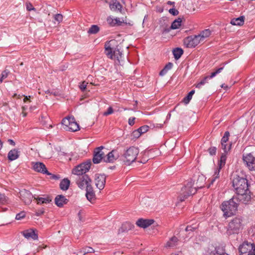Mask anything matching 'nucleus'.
Instances as JSON below:
<instances>
[{
	"instance_id": "39",
	"label": "nucleus",
	"mask_w": 255,
	"mask_h": 255,
	"mask_svg": "<svg viewBox=\"0 0 255 255\" xmlns=\"http://www.w3.org/2000/svg\"><path fill=\"white\" fill-rule=\"evenodd\" d=\"M99 27L97 25H92L89 29L88 33L89 34H96L99 31Z\"/></svg>"
},
{
	"instance_id": "42",
	"label": "nucleus",
	"mask_w": 255,
	"mask_h": 255,
	"mask_svg": "<svg viewBox=\"0 0 255 255\" xmlns=\"http://www.w3.org/2000/svg\"><path fill=\"white\" fill-rule=\"evenodd\" d=\"M222 148L223 149L224 153H222V155L223 154H225L226 155V154L228 153L229 151H230L231 147V143H225L221 144Z\"/></svg>"
},
{
	"instance_id": "11",
	"label": "nucleus",
	"mask_w": 255,
	"mask_h": 255,
	"mask_svg": "<svg viewBox=\"0 0 255 255\" xmlns=\"http://www.w3.org/2000/svg\"><path fill=\"white\" fill-rule=\"evenodd\" d=\"M227 156L225 154H223L220 157V160L219 163V166L217 168L216 170L215 171L214 174L213 176V177L211 181V184H213V183L216 181V180L219 178L220 176V169L222 167L225 165L226 161Z\"/></svg>"
},
{
	"instance_id": "18",
	"label": "nucleus",
	"mask_w": 255,
	"mask_h": 255,
	"mask_svg": "<svg viewBox=\"0 0 255 255\" xmlns=\"http://www.w3.org/2000/svg\"><path fill=\"white\" fill-rule=\"evenodd\" d=\"M33 169L37 172H41L47 175H51V173L47 170L45 165L42 162H32Z\"/></svg>"
},
{
	"instance_id": "15",
	"label": "nucleus",
	"mask_w": 255,
	"mask_h": 255,
	"mask_svg": "<svg viewBox=\"0 0 255 255\" xmlns=\"http://www.w3.org/2000/svg\"><path fill=\"white\" fill-rule=\"evenodd\" d=\"M206 255H229L224 252V250L219 247L213 245L209 246L206 252Z\"/></svg>"
},
{
	"instance_id": "34",
	"label": "nucleus",
	"mask_w": 255,
	"mask_h": 255,
	"mask_svg": "<svg viewBox=\"0 0 255 255\" xmlns=\"http://www.w3.org/2000/svg\"><path fill=\"white\" fill-rule=\"evenodd\" d=\"M93 252H94V250L93 248L89 247H86L83 248L82 250L79 251L77 253V255H85L86 254Z\"/></svg>"
},
{
	"instance_id": "2",
	"label": "nucleus",
	"mask_w": 255,
	"mask_h": 255,
	"mask_svg": "<svg viewBox=\"0 0 255 255\" xmlns=\"http://www.w3.org/2000/svg\"><path fill=\"white\" fill-rule=\"evenodd\" d=\"M235 196H233L228 201H224L220 208L223 212V216L226 219L233 216L237 211L238 203L237 202Z\"/></svg>"
},
{
	"instance_id": "26",
	"label": "nucleus",
	"mask_w": 255,
	"mask_h": 255,
	"mask_svg": "<svg viewBox=\"0 0 255 255\" xmlns=\"http://www.w3.org/2000/svg\"><path fill=\"white\" fill-rule=\"evenodd\" d=\"M134 227V225L129 222H126L122 224L121 227L119 230V233L128 232L131 230Z\"/></svg>"
},
{
	"instance_id": "8",
	"label": "nucleus",
	"mask_w": 255,
	"mask_h": 255,
	"mask_svg": "<svg viewBox=\"0 0 255 255\" xmlns=\"http://www.w3.org/2000/svg\"><path fill=\"white\" fill-rule=\"evenodd\" d=\"M105 52L106 55L111 59L117 60V64L120 63V60L122 58V53L119 49L113 50L110 46L105 45Z\"/></svg>"
},
{
	"instance_id": "37",
	"label": "nucleus",
	"mask_w": 255,
	"mask_h": 255,
	"mask_svg": "<svg viewBox=\"0 0 255 255\" xmlns=\"http://www.w3.org/2000/svg\"><path fill=\"white\" fill-rule=\"evenodd\" d=\"M211 33V31L209 29H207L203 30L198 36H200L201 40L203 41L204 39L209 37Z\"/></svg>"
},
{
	"instance_id": "41",
	"label": "nucleus",
	"mask_w": 255,
	"mask_h": 255,
	"mask_svg": "<svg viewBox=\"0 0 255 255\" xmlns=\"http://www.w3.org/2000/svg\"><path fill=\"white\" fill-rule=\"evenodd\" d=\"M195 93V90H193L191 91L183 99V102L185 104H187L189 103L190 101L191 100L192 98V96Z\"/></svg>"
},
{
	"instance_id": "1",
	"label": "nucleus",
	"mask_w": 255,
	"mask_h": 255,
	"mask_svg": "<svg viewBox=\"0 0 255 255\" xmlns=\"http://www.w3.org/2000/svg\"><path fill=\"white\" fill-rule=\"evenodd\" d=\"M205 181V177L199 175L196 182V186L193 188V183L192 180L188 181L185 186L182 188L181 193L179 196V200L182 202L188 196L194 195L197 191V188H201L204 186Z\"/></svg>"
},
{
	"instance_id": "9",
	"label": "nucleus",
	"mask_w": 255,
	"mask_h": 255,
	"mask_svg": "<svg viewBox=\"0 0 255 255\" xmlns=\"http://www.w3.org/2000/svg\"><path fill=\"white\" fill-rule=\"evenodd\" d=\"M74 179L78 187L81 189L87 188L88 186H92V180L87 175L81 176H75Z\"/></svg>"
},
{
	"instance_id": "58",
	"label": "nucleus",
	"mask_w": 255,
	"mask_h": 255,
	"mask_svg": "<svg viewBox=\"0 0 255 255\" xmlns=\"http://www.w3.org/2000/svg\"><path fill=\"white\" fill-rule=\"evenodd\" d=\"M24 96V98L23 99V102L26 103L27 102V101L28 102H30V100H29V98H30V96Z\"/></svg>"
},
{
	"instance_id": "27",
	"label": "nucleus",
	"mask_w": 255,
	"mask_h": 255,
	"mask_svg": "<svg viewBox=\"0 0 255 255\" xmlns=\"http://www.w3.org/2000/svg\"><path fill=\"white\" fill-rule=\"evenodd\" d=\"M86 196L87 199L90 202L92 200V199H94L95 197V194L93 191V189L92 186H88L87 188L86 189Z\"/></svg>"
},
{
	"instance_id": "30",
	"label": "nucleus",
	"mask_w": 255,
	"mask_h": 255,
	"mask_svg": "<svg viewBox=\"0 0 255 255\" xmlns=\"http://www.w3.org/2000/svg\"><path fill=\"white\" fill-rule=\"evenodd\" d=\"M79 125L75 122L74 117H72L71 122L69 128H66V130L71 131H76L79 129Z\"/></svg>"
},
{
	"instance_id": "23",
	"label": "nucleus",
	"mask_w": 255,
	"mask_h": 255,
	"mask_svg": "<svg viewBox=\"0 0 255 255\" xmlns=\"http://www.w3.org/2000/svg\"><path fill=\"white\" fill-rule=\"evenodd\" d=\"M179 242V240L176 236H173L167 242L165 247L173 248L177 246Z\"/></svg>"
},
{
	"instance_id": "25",
	"label": "nucleus",
	"mask_w": 255,
	"mask_h": 255,
	"mask_svg": "<svg viewBox=\"0 0 255 255\" xmlns=\"http://www.w3.org/2000/svg\"><path fill=\"white\" fill-rule=\"evenodd\" d=\"M20 151L16 149H13L10 150L7 155V157L9 160L13 161L17 159L19 156Z\"/></svg>"
},
{
	"instance_id": "49",
	"label": "nucleus",
	"mask_w": 255,
	"mask_h": 255,
	"mask_svg": "<svg viewBox=\"0 0 255 255\" xmlns=\"http://www.w3.org/2000/svg\"><path fill=\"white\" fill-rule=\"evenodd\" d=\"M25 216V213L24 212H21L19 213L16 214L15 219L16 220H21Z\"/></svg>"
},
{
	"instance_id": "64",
	"label": "nucleus",
	"mask_w": 255,
	"mask_h": 255,
	"mask_svg": "<svg viewBox=\"0 0 255 255\" xmlns=\"http://www.w3.org/2000/svg\"><path fill=\"white\" fill-rule=\"evenodd\" d=\"M22 114L23 117H26L27 115V113H25L24 111H22Z\"/></svg>"
},
{
	"instance_id": "35",
	"label": "nucleus",
	"mask_w": 255,
	"mask_h": 255,
	"mask_svg": "<svg viewBox=\"0 0 255 255\" xmlns=\"http://www.w3.org/2000/svg\"><path fill=\"white\" fill-rule=\"evenodd\" d=\"M34 199L37 200V204H46L49 203L50 201H51V199L48 197L46 198L36 197L35 195H34Z\"/></svg>"
},
{
	"instance_id": "28",
	"label": "nucleus",
	"mask_w": 255,
	"mask_h": 255,
	"mask_svg": "<svg viewBox=\"0 0 255 255\" xmlns=\"http://www.w3.org/2000/svg\"><path fill=\"white\" fill-rule=\"evenodd\" d=\"M108 23L111 26H115L116 25H121L123 23L120 21L119 18H113L111 16H109L107 19Z\"/></svg>"
},
{
	"instance_id": "46",
	"label": "nucleus",
	"mask_w": 255,
	"mask_h": 255,
	"mask_svg": "<svg viewBox=\"0 0 255 255\" xmlns=\"http://www.w3.org/2000/svg\"><path fill=\"white\" fill-rule=\"evenodd\" d=\"M141 133H140V132L137 129L136 130H134L132 132L131 136L132 137V139L137 138L141 135Z\"/></svg>"
},
{
	"instance_id": "3",
	"label": "nucleus",
	"mask_w": 255,
	"mask_h": 255,
	"mask_svg": "<svg viewBox=\"0 0 255 255\" xmlns=\"http://www.w3.org/2000/svg\"><path fill=\"white\" fill-rule=\"evenodd\" d=\"M139 149L132 146L125 150L120 156V159L126 165H129L134 162L139 153Z\"/></svg>"
},
{
	"instance_id": "29",
	"label": "nucleus",
	"mask_w": 255,
	"mask_h": 255,
	"mask_svg": "<svg viewBox=\"0 0 255 255\" xmlns=\"http://www.w3.org/2000/svg\"><path fill=\"white\" fill-rule=\"evenodd\" d=\"M110 8L112 10L115 11L116 10H118L121 11L122 8V6L117 0H113L110 4Z\"/></svg>"
},
{
	"instance_id": "16",
	"label": "nucleus",
	"mask_w": 255,
	"mask_h": 255,
	"mask_svg": "<svg viewBox=\"0 0 255 255\" xmlns=\"http://www.w3.org/2000/svg\"><path fill=\"white\" fill-rule=\"evenodd\" d=\"M19 193L20 199L25 204H29L34 197L29 191L25 189L20 190Z\"/></svg>"
},
{
	"instance_id": "44",
	"label": "nucleus",
	"mask_w": 255,
	"mask_h": 255,
	"mask_svg": "<svg viewBox=\"0 0 255 255\" xmlns=\"http://www.w3.org/2000/svg\"><path fill=\"white\" fill-rule=\"evenodd\" d=\"M229 136H230L229 132V131H226L225 132V133H224V135L222 138L221 141V144H222V143H223V144L227 143V142L229 140Z\"/></svg>"
},
{
	"instance_id": "63",
	"label": "nucleus",
	"mask_w": 255,
	"mask_h": 255,
	"mask_svg": "<svg viewBox=\"0 0 255 255\" xmlns=\"http://www.w3.org/2000/svg\"><path fill=\"white\" fill-rule=\"evenodd\" d=\"M175 3L174 2H173V1H168L167 2V4H170V5H172V4H174Z\"/></svg>"
},
{
	"instance_id": "47",
	"label": "nucleus",
	"mask_w": 255,
	"mask_h": 255,
	"mask_svg": "<svg viewBox=\"0 0 255 255\" xmlns=\"http://www.w3.org/2000/svg\"><path fill=\"white\" fill-rule=\"evenodd\" d=\"M148 126L145 125L140 127L138 129L140 132V133L142 134L146 132L148 130Z\"/></svg>"
},
{
	"instance_id": "33",
	"label": "nucleus",
	"mask_w": 255,
	"mask_h": 255,
	"mask_svg": "<svg viewBox=\"0 0 255 255\" xmlns=\"http://www.w3.org/2000/svg\"><path fill=\"white\" fill-rule=\"evenodd\" d=\"M173 54L176 60L179 59L183 53V50L181 48H176L173 50Z\"/></svg>"
},
{
	"instance_id": "56",
	"label": "nucleus",
	"mask_w": 255,
	"mask_h": 255,
	"mask_svg": "<svg viewBox=\"0 0 255 255\" xmlns=\"http://www.w3.org/2000/svg\"><path fill=\"white\" fill-rule=\"evenodd\" d=\"M135 118L134 117H130L128 119V124L130 125V126H132L134 125V120H135Z\"/></svg>"
},
{
	"instance_id": "51",
	"label": "nucleus",
	"mask_w": 255,
	"mask_h": 255,
	"mask_svg": "<svg viewBox=\"0 0 255 255\" xmlns=\"http://www.w3.org/2000/svg\"><path fill=\"white\" fill-rule=\"evenodd\" d=\"M113 112H114V110H113L112 107H110L108 109L107 111L104 113L103 115L105 116H107L109 115L112 114V113H113Z\"/></svg>"
},
{
	"instance_id": "45",
	"label": "nucleus",
	"mask_w": 255,
	"mask_h": 255,
	"mask_svg": "<svg viewBox=\"0 0 255 255\" xmlns=\"http://www.w3.org/2000/svg\"><path fill=\"white\" fill-rule=\"evenodd\" d=\"M224 69V66L217 69L215 72H212L210 76H209V79H211L216 76L218 74H219Z\"/></svg>"
},
{
	"instance_id": "4",
	"label": "nucleus",
	"mask_w": 255,
	"mask_h": 255,
	"mask_svg": "<svg viewBox=\"0 0 255 255\" xmlns=\"http://www.w3.org/2000/svg\"><path fill=\"white\" fill-rule=\"evenodd\" d=\"M243 227L242 218L241 217H236L229 223L226 234L228 236L238 234L242 230Z\"/></svg>"
},
{
	"instance_id": "12",
	"label": "nucleus",
	"mask_w": 255,
	"mask_h": 255,
	"mask_svg": "<svg viewBox=\"0 0 255 255\" xmlns=\"http://www.w3.org/2000/svg\"><path fill=\"white\" fill-rule=\"evenodd\" d=\"M201 39L200 38V36L194 35L186 37L184 40V43L187 47H195L201 41Z\"/></svg>"
},
{
	"instance_id": "5",
	"label": "nucleus",
	"mask_w": 255,
	"mask_h": 255,
	"mask_svg": "<svg viewBox=\"0 0 255 255\" xmlns=\"http://www.w3.org/2000/svg\"><path fill=\"white\" fill-rule=\"evenodd\" d=\"M233 186L236 193H244L248 190L249 184L246 178L238 175H235L232 180Z\"/></svg>"
},
{
	"instance_id": "32",
	"label": "nucleus",
	"mask_w": 255,
	"mask_h": 255,
	"mask_svg": "<svg viewBox=\"0 0 255 255\" xmlns=\"http://www.w3.org/2000/svg\"><path fill=\"white\" fill-rule=\"evenodd\" d=\"M70 185V181L67 179H63L60 183V187L61 190L65 191L67 190Z\"/></svg>"
},
{
	"instance_id": "10",
	"label": "nucleus",
	"mask_w": 255,
	"mask_h": 255,
	"mask_svg": "<svg viewBox=\"0 0 255 255\" xmlns=\"http://www.w3.org/2000/svg\"><path fill=\"white\" fill-rule=\"evenodd\" d=\"M237 196H234L238 204L239 202H241L245 204H248L251 200V192L248 189L244 193H237Z\"/></svg>"
},
{
	"instance_id": "31",
	"label": "nucleus",
	"mask_w": 255,
	"mask_h": 255,
	"mask_svg": "<svg viewBox=\"0 0 255 255\" xmlns=\"http://www.w3.org/2000/svg\"><path fill=\"white\" fill-rule=\"evenodd\" d=\"M245 17L241 16L236 18H233L231 21V24L234 25H242L244 23Z\"/></svg>"
},
{
	"instance_id": "57",
	"label": "nucleus",
	"mask_w": 255,
	"mask_h": 255,
	"mask_svg": "<svg viewBox=\"0 0 255 255\" xmlns=\"http://www.w3.org/2000/svg\"><path fill=\"white\" fill-rule=\"evenodd\" d=\"M86 86H87V85L85 83V82H83L80 86H79V87H80V89L82 90V91H84L86 88Z\"/></svg>"
},
{
	"instance_id": "17",
	"label": "nucleus",
	"mask_w": 255,
	"mask_h": 255,
	"mask_svg": "<svg viewBox=\"0 0 255 255\" xmlns=\"http://www.w3.org/2000/svg\"><path fill=\"white\" fill-rule=\"evenodd\" d=\"M106 177L105 174H96L95 177V184L100 190L103 189L106 183Z\"/></svg>"
},
{
	"instance_id": "20",
	"label": "nucleus",
	"mask_w": 255,
	"mask_h": 255,
	"mask_svg": "<svg viewBox=\"0 0 255 255\" xmlns=\"http://www.w3.org/2000/svg\"><path fill=\"white\" fill-rule=\"evenodd\" d=\"M153 222V220L139 219L136 221V224L139 227L146 228L152 224Z\"/></svg>"
},
{
	"instance_id": "22",
	"label": "nucleus",
	"mask_w": 255,
	"mask_h": 255,
	"mask_svg": "<svg viewBox=\"0 0 255 255\" xmlns=\"http://www.w3.org/2000/svg\"><path fill=\"white\" fill-rule=\"evenodd\" d=\"M68 200L62 195H57L55 198V203L59 207H62L68 203Z\"/></svg>"
},
{
	"instance_id": "24",
	"label": "nucleus",
	"mask_w": 255,
	"mask_h": 255,
	"mask_svg": "<svg viewBox=\"0 0 255 255\" xmlns=\"http://www.w3.org/2000/svg\"><path fill=\"white\" fill-rule=\"evenodd\" d=\"M182 19L181 18H178L173 21L170 27L168 29H164L163 32L167 33L169 32L170 29H176L178 28L181 25Z\"/></svg>"
},
{
	"instance_id": "53",
	"label": "nucleus",
	"mask_w": 255,
	"mask_h": 255,
	"mask_svg": "<svg viewBox=\"0 0 255 255\" xmlns=\"http://www.w3.org/2000/svg\"><path fill=\"white\" fill-rule=\"evenodd\" d=\"M169 12L170 14H172L173 15H177L179 13L178 11L174 8H170L169 10Z\"/></svg>"
},
{
	"instance_id": "40",
	"label": "nucleus",
	"mask_w": 255,
	"mask_h": 255,
	"mask_svg": "<svg viewBox=\"0 0 255 255\" xmlns=\"http://www.w3.org/2000/svg\"><path fill=\"white\" fill-rule=\"evenodd\" d=\"M9 73V70L6 68L2 72L0 76V83H2L3 81L7 77Z\"/></svg>"
},
{
	"instance_id": "43",
	"label": "nucleus",
	"mask_w": 255,
	"mask_h": 255,
	"mask_svg": "<svg viewBox=\"0 0 255 255\" xmlns=\"http://www.w3.org/2000/svg\"><path fill=\"white\" fill-rule=\"evenodd\" d=\"M209 79V76L205 77L199 83L195 85L196 88L200 89L202 85L207 83V81Z\"/></svg>"
},
{
	"instance_id": "62",
	"label": "nucleus",
	"mask_w": 255,
	"mask_h": 255,
	"mask_svg": "<svg viewBox=\"0 0 255 255\" xmlns=\"http://www.w3.org/2000/svg\"><path fill=\"white\" fill-rule=\"evenodd\" d=\"M147 161V159H146V158H143L142 160H141L140 162L141 163H145Z\"/></svg>"
},
{
	"instance_id": "7",
	"label": "nucleus",
	"mask_w": 255,
	"mask_h": 255,
	"mask_svg": "<svg viewBox=\"0 0 255 255\" xmlns=\"http://www.w3.org/2000/svg\"><path fill=\"white\" fill-rule=\"evenodd\" d=\"M241 255H255V245L245 242L239 249Z\"/></svg>"
},
{
	"instance_id": "54",
	"label": "nucleus",
	"mask_w": 255,
	"mask_h": 255,
	"mask_svg": "<svg viewBox=\"0 0 255 255\" xmlns=\"http://www.w3.org/2000/svg\"><path fill=\"white\" fill-rule=\"evenodd\" d=\"M6 202V198L4 194L0 193V203H3Z\"/></svg>"
},
{
	"instance_id": "19",
	"label": "nucleus",
	"mask_w": 255,
	"mask_h": 255,
	"mask_svg": "<svg viewBox=\"0 0 255 255\" xmlns=\"http://www.w3.org/2000/svg\"><path fill=\"white\" fill-rule=\"evenodd\" d=\"M117 152L116 150H113L111 152H109L106 156L104 158V161L105 162H113L115 160H117L120 157V156L117 154L115 155V153Z\"/></svg>"
},
{
	"instance_id": "59",
	"label": "nucleus",
	"mask_w": 255,
	"mask_h": 255,
	"mask_svg": "<svg viewBox=\"0 0 255 255\" xmlns=\"http://www.w3.org/2000/svg\"><path fill=\"white\" fill-rule=\"evenodd\" d=\"M7 141L8 142V143L10 144H11L13 146H14L15 144V142L12 139H8Z\"/></svg>"
},
{
	"instance_id": "36",
	"label": "nucleus",
	"mask_w": 255,
	"mask_h": 255,
	"mask_svg": "<svg viewBox=\"0 0 255 255\" xmlns=\"http://www.w3.org/2000/svg\"><path fill=\"white\" fill-rule=\"evenodd\" d=\"M173 66V64L171 62L168 63L164 67V68L160 72L159 75L160 76H164L167 72L170 70Z\"/></svg>"
},
{
	"instance_id": "48",
	"label": "nucleus",
	"mask_w": 255,
	"mask_h": 255,
	"mask_svg": "<svg viewBox=\"0 0 255 255\" xmlns=\"http://www.w3.org/2000/svg\"><path fill=\"white\" fill-rule=\"evenodd\" d=\"M55 20L57 21L58 23H60L62 21L63 16L61 14H56L54 16Z\"/></svg>"
},
{
	"instance_id": "55",
	"label": "nucleus",
	"mask_w": 255,
	"mask_h": 255,
	"mask_svg": "<svg viewBox=\"0 0 255 255\" xmlns=\"http://www.w3.org/2000/svg\"><path fill=\"white\" fill-rule=\"evenodd\" d=\"M26 9L28 11L35 9L34 7L30 3H26Z\"/></svg>"
},
{
	"instance_id": "38",
	"label": "nucleus",
	"mask_w": 255,
	"mask_h": 255,
	"mask_svg": "<svg viewBox=\"0 0 255 255\" xmlns=\"http://www.w3.org/2000/svg\"><path fill=\"white\" fill-rule=\"evenodd\" d=\"M72 119V117H67L62 120V124L64 126H65V127L64 128L66 130L67 128H69Z\"/></svg>"
},
{
	"instance_id": "13",
	"label": "nucleus",
	"mask_w": 255,
	"mask_h": 255,
	"mask_svg": "<svg viewBox=\"0 0 255 255\" xmlns=\"http://www.w3.org/2000/svg\"><path fill=\"white\" fill-rule=\"evenodd\" d=\"M104 147L101 146L96 148L94 151L93 162L95 164L99 163L102 160L105 158V153L102 151Z\"/></svg>"
},
{
	"instance_id": "60",
	"label": "nucleus",
	"mask_w": 255,
	"mask_h": 255,
	"mask_svg": "<svg viewBox=\"0 0 255 255\" xmlns=\"http://www.w3.org/2000/svg\"><path fill=\"white\" fill-rule=\"evenodd\" d=\"M44 213V211L43 210H40L38 212H36V214L37 216H39L42 215Z\"/></svg>"
},
{
	"instance_id": "21",
	"label": "nucleus",
	"mask_w": 255,
	"mask_h": 255,
	"mask_svg": "<svg viewBox=\"0 0 255 255\" xmlns=\"http://www.w3.org/2000/svg\"><path fill=\"white\" fill-rule=\"evenodd\" d=\"M23 236L27 239H32L33 240L38 239V235L32 229L24 231L22 232Z\"/></svg>"
},
{
	"instance_id": "14",
	"label": "nucleus",
	"mask_w": 255,
	"mask_h": 255,
	"mask_svg": "<svg viewBox=\"0 0 255 255\" xmlns=\"http://www.w3.org/2000/svg\"><path fill=\"white\" fill-rule=\"evenodd\" d=\"M243 160L250 170L255 171V156L253 153L243 156Z\"/></svg>"
},
{
	"instance_id": "52",
	"label": "nucleus",
	"mask_w": 255,
	"mask_h": 255,
	"mask_svg": "<svg viewBox=\"0 0 255 255\" xmlns=\"http://www.w3.org/2000/svg\"><path fill=\"white\" fill-rule=\"evenodd\" d=\"M197 228V226H187L185 229V231L186 232H188V231H194L195 229H196Z\"/></svg>"
},
{
	"instance_id": "6",
	"label": "nucleus",
	"mask_w": 255,
	"mask_h": 255,
	"mask_svg": "<svg viewBox=\"0 0 255 255\" xmlns=\"http://www.w3.org/2000/svg\"><path fill=\"white\" fill-rule=\"evenodd\" d=\"M91 161H88L85 163H81L76 166L72 170V173L75 176H81L83 175H87L86 173L89 171L91 165Z\"/></svg>"
},
{
	"instance_id": "50",
	"label": "nucleus",
	"mask_w": 255,
	"mask_h": 255,
	"mask_svg": "<svg viewBox=\"0 0 255 255\" xmlns=\"http://www.w3.org/2000/svg\"><path fill=\"white\" fill-rule=\"evenodd\" d=\"M216 147H211L208 149V151L211 155H214L216 153Z\"/></svg>"
},
{
	"instance_id": "61",
	"label": "nucleus",
	"mask_w": 255,
	"mask_h": 255,
	"mask_svg": "<svg viewBox=\"0 0 255 255\" xmlns=\"http://www.w3.org/2000/svg\"><path fill=\"white\" fill-rule=\"evenodd\" d=\"M52 175V176H51V178L52 179H58V177H57V175H52V174H51V175Z\"/></svg>"
}]
</instances>
